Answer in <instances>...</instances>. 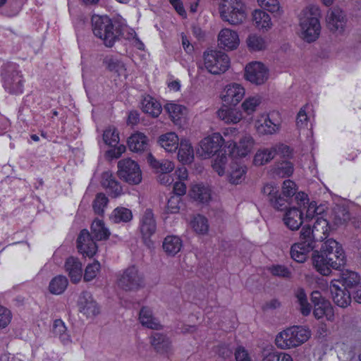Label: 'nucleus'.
Wrapping results in <instances>:
<instances>
[{
  "label": "nucleus",
  "mask_w": 361,
  "mask_h": 361,
  "mask_svg": "<svg viewBox=\"0 0 361 361\" xmlns=\"http://www.w3.org/2000/svg\"><path fill=\"white\" fill-rule=\"evenodd\" d=\"M315 270L323 276H329L332 269L341 270L346 263V257L342 245L330 238L324 242L319 250L312 255Z\"/></svg>",
  "instance_id": "1"
},
{
  "label": "nucleus",
  "mask_w": 361,
  "mask_h": 361,
  "mask_svg": "<svg viewBox=\"0 0 361 361\" xmlns=\"http://www.w3.org/2000/svg\"><path fill=\"white\" fill-rule=\"evenodd\" d=\"M91 233L87 230L80 231L77 238L78 252L85 257H92L97 252V245L94 239L103 240L109 238L110 232L102 220L95 219L91 225Z\"/></svg>",
  "instance_id": "2"
},
{
  "label": "nucleus",
  "mask_w": 361,
  "mask_h": 361,
  "mask_svg": "<svg viewBox=\"0 0 361 361\" xmlns=\"http://www.w3.org/2000/svg\"><path fill=\"white\" fill-rule=\"evenodd\" d=\"M297 185L290 179L285 180L280 193L279 188L274 183L264 185L262 193L267 198L272 207L279 211H283L289 207L293 197L296 196Z\"/></svg>",
  "instance_id": "3"
},
{
  "label": "nucleus",
  "mask_w": 361,
  "mask_h": 361,
  "mask_svg": "<svg viewBox=\"0 0 361 361\" xmlns=\"http://www.w3.org/2000/svg\"><path fill=\"white\" fill-rule=\"evenodd\" d=\"M93 34L103 40L107 47H112L123 35L122 26L114 23L112 19L106 16L94 14L91 18Z\"/></svg>",
  "instance_id": "4"
},
{
  "label": "nucleus",
  "mask_w": 361,
  "mask_h": 361,
  "mask_svg": "<svg viewBox=\"0 0 361 361\" xmlns=\"http://www.w3.org/2000/svg\"><path fill=\"white\" fill-rule=\"evenodd\" d=\"M3 87L11 94H21L24 91L25 79L18 63L11 61L4 63L0 73Z\"/></svg>",
  "instance_id": "5"
},
{
  "label": "nucleus",
  "mask_w": 361,
  "mask_h": 361,
  "mask_svg": "<svg viewBox=\"0 0 361 361\" xmlns=\"http://www.w3.org/2000/svg\"><path fill=\"white\" fill-rule=\"evenodd\" d=\"M319 16V9L313 6L303 9L300 15V26L302 37L309 43L314 42L320 35Z\"/></svg>",
  "instance_id": "6"
},
{
  "label": "nucleus",
  "mask_w": 361,
  "mask_h": 361,
  "mask_svg": "<svg viewBox=\"0 0 361 361\" xmlns=\"http://www.w3.org/2000/svg\"><path fill=\"white\" fill-rule=\"evenodd\" d=\"M309 329L302 326H293L281 331L275 338L276 346L281 349H289L300 346L310 337Z\"/></svg>",
  "instance_id": "7"
},
{
  "label": "nucleus",
  "mask_w": 361,
  "mask_h": 361,
  "mask_svg": "<svg viewBox=\"0 0 361 361\" xmlns=\"http://www.w3.org/2000/svg\"><path fill=\"white\" fill-rule=\"evenodd\" d=\"M219 11L223 20L231 25L240 24L246 17L245 6L240 0H224Z\"/></svg>",
  "instance_id": "8"
},
{
  "label": "nucleus",
  "mask_w": 361,
  "mask_h": 361,
  "mask_svg": "<svg viewBox=\"0 0 361 361\" xmlns=\"http://www.w3.org/2000/svg\"><path fill=\"white\" fill-rule=\"evenodd\" d=\"M203 58L206 69L213 75L225 73L230 66L228 56L221 51L207 50Z\"/></svg>",
  "instance_id": "9"
},
{
  "label": "nucleus",
  "mask_w": 361,
  "mask_h": 361,
  "mask_svg": "<svg viewBox=\"0 0 361 361\" xmlns=\"http://www.w3.org/2000/svg\"><path fill=\"white\" fill-rule=\"evenodd\" d=\"M117 284L119 288L126 291L135 290L144 286V276L133 265L118 275Z\"/></svg>",
  "instance_id": "10"
},
{
  "label": "nucleus",
  "mask_w": 361,
  "mask_h": 361,
  "mask_svg": "<svg viewBox=\"0 0 361 361\" xmlns=\"http://www.w3.org/2000/svg\"><path fill=\"white\" fill-rule=\"evenodd\" d=\"M119 177L131 185H137L142 181V171L139 164L131 159H123L118 163Z\"/></svg>",
  "instance_id": "11"
},
{
  "label": "nucleus",
  "mask_w": 361,
  "mask_h": 361,
  "mask_svg": "<svg viewBox=\"0 0 361 361\" xmlns=\"http://www.w3.org/2000/svg\"><path fill=\"white\" fill-rule=\"evenodd\" d=\"M313 305V314L317 319L326 318L328 321L334 319V311L331 302L322 296L319 290H314L310 295Z\"/></svg>",
  "instance_id": "12"
},
{
  "label": "nucleus",
  "mask_w": 361,
  "mask_h": 361,
  "mask_svg": "<svg viewBox=\"0 0 361 361\" xmlns=\"http://www.w3.org/2000/svg\"><path fill=\"white\" fill-rule=\"evenodd\" d=\"M244 87L237 83H231L226 86L221 94V99L225 106H228L227 110L219 109L216 113H231L233 107L235 106L245 95Z\"/></svg>",
  "instance_id": "13"
},
{
  "label": "nucleus",
  "mask_w": 361,
  "mask_h": 361,
  "mask_svg": "<svg viewBox=\"0 0 361 361\" xmlns=\"http://www.w3.org/2000/svg\"><path fill=\"white\" fill-rule=\"evenodd\" d=\"M224 144V139L221 133H212L201 140L200 143V155L207 159L224 152V147L225 146Z\"/></svg>",
  "instance_id": "14"
},
{
  "label": "nucleus",
  "mask_w": 361,
  "mask_h": 361,
  "mask_svg": "<svg viewBox=\"0 0 361 361\" xmlns=\"http://www.w3.org/2000/svg\"><path fill=\"white\" fill-rule=\"evenodd\" d=\"M254 144V139L250 135H245L240 140L238 143L234 141H228L225 147L228 150L229 157H245L251 152Z\"/></svg>",
  "instance_id": "15"
},
{
  "label": "nucleus",
  "mask_w": 361,
  "mask_h": 361,
  "mask_svg": "<svg viewBox=\"0 0 361 361\" xmlns=\"http://www.w3.org/2000/svg\"><path fill=\"white\" fill-rule=\"evenodd\" d=\"M245 79L252 83L260 85L268 78V70L263 63L253 61L248 63L245 68Z\"/></svg>",
  "instance_id": "16"
},
{
  "label": "nucleus",
  "mask_w": 361,
  "mask_h": 361,
  "mask_svg": "<svg viewBox=\"0 0 361 361\" xmlns=\"http://www.w3.org/2000/svg\"><path fill=\"white\" fill-rule=\"evenodd\" d=\"M78 307L80 312L87 317H91L99 313L98 304L94 300L91 293L87 291H83L79 296Z\"/></svg>",
  "instance_id": "17"
},
{
  "label": "nucleus",
  "mask_w": 361,
  "mask_h": 361,
  "mask_svg": "<svg viewBox=\"0 0 361 361\" xmlns=\"http://www.w3.org/2000/svg\"><path fill=\"white\" fill-rule=\"evenodd\" d=\"M330 291L334 302L341 307H346L351 302V294L349 290L342 288L338 281H331Z\"/></svg>",
  "instance_id": "18"
},
{
  "label": "nucleus",
  "mask_w": 361,
  "mask_h": 361,
  "mask_svg": "<svg viewBox=\"0 0 361 361\" xmlns=\"http://www.w3.org/2000/svg\"><path fill=\"white\" fill-rule=\"evenodd\" d=\"M295 200L299 209H301L302 206L304 207V209H306L305 220L307 222H311L316 219L317 216H320L317 212L318 209L317 203L315 202H309L308 196L305 192H298Z\"/></svg>",
  "instance_id": "19"
},
{
  "label": "nucleus",
  "mask_w": 361,
  "mask_h": 361,
  "mask_svg": "<svg viewBox=\"0 0 361 361\" xmlns=\"http://www.w3.org/2000/svg\"><path fill=\"white\" fill-rule=\"evenodd\" d=\"M150 343L155 351L167 357L171 354V341L166 335L160 333H153L150 338Z\"/></svg>",
  "instance_id": "20"
},
{
  "label": "nucleus",
  "mask_w": 361,
  "mask_h": 361,
  "mask_svg": "<svg viewBox=\"0 0 361 361\" xmlns=\"http://www.w3.org/2000/svg\"><path fill=\"white\" fill-rule=\"evenodd\" d=\"M140 232L145 240L149 238L156 231L157 225L151 209H147L140 220Z\"/></svg>",
  "instance_id": "21"
},
{
  "label": "nucleus",
  "mask_w": 361,
  "mask_h": 361,
  "mask_svg": "<svg viewBox=\"0 0 361 361\" xmlns=\"http://www.w3.org/2000/svg\"><path fill=\"white\" fill-rule=\"evenodd\" d=\"M283 217L286 226L292 231L298 230L303 222V211L298 207H288L286 209Z\"/></svg>",
  "instance_id": "22"
},
{
  "label": "nucleus",
  "mask_w": 361,
  "mask_h": 361,
  "mask_svg": "<svg viewBox=\"0 0 361 361\" xmlns=\"http://www.w3.org/2000/svg\"><path fill=\"white\" fill-rule=\"evenodd\" d=\"M101 184L111 197L116 198L122 193V187L113 174L109 171H104L102 174Z\"/></svg>",
  "instance_id": "23"
},
{
  "label": "nucleus",
  "mask_w": 361,
  "mask_h": 361,
  "mask_svg": "<svg viewBox=\"0 0 361 361\" xmlns=\"http://www.w3.org/2000/svg\"><path fill=\"white\" fill-rule=\"evenodd\" d=\"M218 41L220 46L227 50L236 49L240 42L238 33L228 28H224L220 31Z\"/></svg>",
  "instance_id": "24"
},
{
  "label": "nucleus",
  "mask_w": 361,
  "mask_h": 361,
  "mask_svg": "<svg viewBox=\"0 0 361 361\" xmlns=\"http://www.w3.org/2000/svg\"><path fill=\"white\" fill-rule=\"evenodd\" d=\"M65 270L73 283H78L82 276V266L80 261L74 257L66 259L64 264Z\"/></svg>",
  "instance_id": "25"
},
{
  "label": "nucleus",
  "mask_w": 361,
  "mask_h": 361,
  "mask_svg": "<svg viewBox=\"0 0 361 361\" xmlns=\"http://www.w3.org/2000/svg\"><path fill=\"white\" fill-rule=\"evenodd\" d=\"M314 246L310 243L298 242L290 247V257L296 262L304 263L311 251H314Z\"/></svg>",
  "instance_id": "26"
},
{
  "label": "nucleus",
  "mask_w": 361,
  "mask_h": 361,
  "mask_svg": "<svg viewBox=\"0 0 361 361\" xmlns=\"http://www.w3.org/2000/svg\"><path fill=\"white\" fill-rule=\"evenodd\" d=\"M127 143L130 150L134 152H145L149 148L148 137L140 132L132 134L128 137Z\"/></svg>",
  "instance_id": "27"
},
{
  "label": "nucleus",
  "mask_w": 361,
  "mask_h": 361,
  "mask_svg": "<svg viewBox=\"0 0 361 361\" xmlns=\"http://www.w3.org/2000/svg\"><path fill=\"white\" fill-rule=\"evenodd\" d=\"M345 23V18L343 11L339 8H334L328 16L327 26L331 32H342Z\"/></svg>",
  "instance_id": "28"
},
{
  "label": "nucleus",
  "mask_w": 361,
  "mask_h": 361,
  "mask_svg": "<svg viewBox=\"0 0 361 361\" xmlns=\"http://www.w3.org/2000/svg\"><path fill=\"white\" fill-rule=\"evenodd\" d=\"M189 194L192 199L203 204L209 202L212 197L211 189L202 183L192 185Z\"/></svg>",
  "instance_id": "29"
},
{
  "label": "nucleus",
  "mask_w": 361,
  "mask_h": 361,
  "mask_svg": "<svg viewBox=\"0 0 361 361\" xmlns=\"http://www.w3.org/2000/svg\"><path fill=\"white\" fill-rule=\"evenodd\" d=\"M178 159L183 164H189L194 159V149L188 140H181L178 145Z\"/></svg>",
  "instance_id": "30"
},
{
  "label": "nucleus",
  "mask_w": 361,
  "mask_h": 361,
  "mask_svg": "<svg viewBox=\"0 0 361 361\" xmlns=\"http://www.w3.org/2000/svg\"><path fill=\"white\" fill-rule=\"evenodd\" d=\"M158 142L166 152H173L178 149L179 138L173 132L166 133L159 137Z\"/></svg>",
  "instance_id": "31"
},
{
  "label": "nucleus",
  "mask_w": 361,
  "mask_h": 361,
  "mask_svg": "<svg viewBox=\"0 0 361 361\" xmlns=\"http://www.w3.org/2000/svg\"><path fill=\"white\" fill-rule=\"evenodd\" d=\"M162 247L168 255L174 256L180 251L183 242L176 235H168L164 238Z\"/></svg>",
  "instance_id": "32"
},
{
  "label": "nucleus",
  "mask_w": 361,
  "mask_h": 361,
  "mask_svg": "<svg viewBox=\"0 0 361 361\" xmlns=\"http://www.w3.org/2000/svg\"><path fill=\"white\" fill-rule=\"evenodd\" d=\"M140 104L142 113H162L160 102L149 94L143 96Z\"/></svg>",
  "instance_id": "33"
},
{
  "label": "nucleus",
  "mask_w": 361,
  "mask_h": 361,
  "mask_svg": "<svg viewBox=\"0 0 361 361\" xmlns=\"http://www.w3.org/2000/svg\"><path fill=\"white\" fill-rule=\"evenodd\" d=\"M252 20L256 27L259 30H267L272 25L270 16L262 10L257 9L254 11L252 13Z\"/></svg>",
  "instance_id": "34"
},
{
  "label": "nucleus",
  "mask_w": 361,
  "mask_h": 361,
  "mask_svg": "<svg viewBox=\"0 0 361 361\" xmlns=\"http://www.w3.org/2000/svg\"><path fill=\"white\" fill-rule=\"evenodd\" d=\"M53 334L59 337V340L64 345L71 342V336L67 331V327L64 322L61 319L54 321L52 327Z\"/></svg>",
  "instance_id": "35"
},
{
  "label": "nucleus",
  "mask_w": 361,
  "mask_h": 361,
  "mask_svg": "<svg viewBox=\"0 0 361 361\" xmlns=\"http://www.w3.org/2000/svg\"><path fill=\"white\" fill-rule=\"evenodd\" d=\"M139 320L142 326L151 329H159L161 325L153 317L152 311L147 307H142L140 311Z\"/></svg>",
  "instance_id": "36"
},
{
  "label": "nucleus",
  "mask_w": 361,
  "mask_h": 361,
  "mask_svg": "<svg viewBox=\"0 0 361 361\" xmlns=\"http://www.w3.org/2000/svg\"><path fill=\"white\" fill-rule=\"evenodd\" d=\"M332 281H338L339 285L346 289L349 290L359 285L360 276L355 271H346L343 273L341 278L338 280H333Z\"/></svg>",
  "instance_id": "37"
},
{
  "label": "nucleus",
  "mask_w": 361,
  "mask_h": 361,
  "mask_svg": "<svg viewBox=\"0 0 361 361\" xmlns=\"http://www.w3.org/2000/svg\"><path fill=\"white\" fill-rule=\"evenodd\" d=\"M271 171L273 174L281 178H288L293 173V164L289 161L276 162L272 166Z\"/></svg>",
  "instance_id": "38"
},
{
  "label": "nucleus",
  "mask_w": 361,
  "mask_h": 361,
  "mask_svg": "<svg viewBox=\"0 0 361 361\" xmlns=\"http://www.w3.org/2000/svg\"><path fill=\"white\" fill-rule=\"evenodd\" d=\"M68 285V279L63 275H58L54 277L49 284V290L51 294H62Z\"/></svg>",
  "instance_id": "39"
},
{
  "label": "nucleus",
  "mask_w": 361,
  "mask_h": 361,
  "mask_svg": "<svg viewBox=\"0 0 361 361\" xmlns=\"http://www.w3.org/2000/svg\"><path fill=\"white\" fill-rule=\"evenodd\" d=\"M275 157L273 147L259 149L255 153L253 164L255 166H263Z\"/></svg>",
  "instance_id": "40"
},
{
  "label": "nucleus",
  "mask_w": 361,
  "mask_h": 361,
  "mask_svg": "<svg viewBox=\"0 0 361 361\" xmlns=\"http://www.w3.org/2000/svg\"><path fill=\"white\" fill-rule=\"evenodd\" d=\"M295 296L300 305V312L303 316H308L312 311V305L307 300V294L303 288H298L295 292Z\"/></svg>",
  "instance_id": "41"
},
{
  "label": "nucleus",
  "mask_w": 361,
  "mask_h": 361,
  "mask_svg": "<svg viewBox=\"0 0 361 361\" xmlns=\"http://www.w3.org/2000/svg\"><path fill=\"white\" fill-rule=\"evenodd\" d=\"M313 225L312 226L314 233L317 237L320 238L326 237L329 233V222L322 216H317L316 219H313Z\"/></svg>",
  "instance_id": "42"
},
{
  "label": "nucleus",
  "mask_w": 361,
  "mask_h": 361,
  "mask_svg": "<svg viewBox=\"0 0 361 361\" xmlns=\"http://www.w3.org/2000/svg\"><path fill=\"white\" fill-rule=\"evenodd\" d=\"M264 116V114H262ZM268 117L264 118L262 123L257 126L259 133L263 135H272L279 130V123H275L269 118L270 114H266Z\"/></svg>",
  "instance_id": "43"
},
{
  "label": "nucleus",
  "mask_w": 361,
  "mask_h": 361,
  "mask_svg": "<svg viewBox=\"0 0 361 361\" xmlns=\"http://www.w3.org/2000/svg\"><path fill=\"white\" fill-rule=\"evenodd\" d=\"M228 150L224 147V152L216 154V157L212 164L213 169L219 175L223 176L225 173L226 164L227 163Z\"/></svg>",
  "instance_id": "44"
},
{
  "label": "nucleus",
  "mask_w": 361,
  "mask_h": 361,
  "mask_svg": "<svg viewBox=\"0 0 361 361\" xmlns=\"http://www.w3.org/2000/svg\"><path fill=\"white\" fill-rule=\"evenodd\" d=\"M191 226L192 229L200 234H204L208 231L209 225L206 217L202 215L197 214L191 221Z\"/></svg>",
  "instance_id": "45"
},
{
  "label": "nucleus",
  "mask_w": 361,
  "mask_h": 361,
  "mask_svg": "<svg viewBox=\"0 0 361 361\" xmlns=\"http://www.w3.org/2000/svg\"><path fill=\"white\" fill-rule=\"evenodd\" d=\"M133 219L130 209L125 207H117L113 212V220L115 223H127Z\"/></svg>",
  "instance_id": "46"
},
{
  "label": "nucleus",
  "mask_w": 361,
  "mask_h": 361,
  "mask_svg": "<svg viewBox=\"0 0 361 361\" xmlns=\"http://www.w3.org/2000/svg\"><path fill=\"white\" fill-rule=\"evenodd\" d=\"M109 202L108 197L102 192L97 193L93 201L92 207L94 213L102 216L104 213V209Z\"/></svg>",
  "instance_id": "47"
},
{
  "label": "nucleus",
  "mask_w": 361,
  "mask_h": 361,
  "mask_svg": "<svg viewBox=\"0 0 361 361\" xmlns=\"http://www.w3.org/2000/svg\"><path fill=\"white\" fill-rule=\"evenodd\" d=\"M248 48L252 51H261L265 49L266 42L263 37L257 35H251L247 39Z\"/></svg>",
  "instance_id": "48"
},
{
  "label": "nucleus",
  "mask_w": 361,
  "mask_h": 361,
  "mask_svg": "<svg viewBox=\"0 0 361 361\" xmlns=\"http://www.w3.org/2000/svg\"><path fill=\"white\" fill-rule=\"evenodd\" d=\"M262 103V97L259 95L249 97L242 103V108L245 113H253Z\"/></svg>",
  "instance_id": "49"
},
{
  "label": "nucleus",
  "mask_w": 361,
  "mask_h": 361,
  "mask_svg": "<svg viewBox=\"0 0 361 361\" xmlns=\"http://www.w3.org/2000/svg\"><path fill=\"white\" fill-rule=\"evenodd\" d=\"M317 238L316 233L310 224L305 225L300 231V241L310 243L311 245L314 247V238Z\"/></svg>",
  "instance_id": "50"
},
{
  "label": "nucleus",
  "mask_w": 361,
  "mask_h": 361,
  "mask_svg": "<svg viewBox=\"0 0 361 361\" xmlns=\"http://www.w3.org/2000/svg\"><path fill=\"white\" fill-rule=\"evenodd\" d=\"M100 269L101 265L97 260H94L92 264H89L85 269V273L83 276L84 281H92L99 272Z\"/></svg>",
  "instance_id": "51"
},
{
  "label": "nucleus",
  "mask_w": 361,
  "mask_h": 361,
  "mask_svg": "<svg viewBox=\"0 0 361 361\" xmlns=\"http://www.w3.org/2000/svg\"><path fill=\"white\" fill-rule=\"evenodd\" d=\"M262 361H293V358L288 353L274 351L264 355Z\"/></svg>",
  "instance_id": "52"
},
{
  "label": "nucleus",
  "mask_w": 361,
  "mask_h": 361,
  "mask_svg": "<svg viewBox=\"0 0 361 361\" xmlns=\"http://www.w3.org/2000/svg\"><path fill=\"white\" fill-rule=\"evenodd\" d=\"M104 142L109 146H115L119 142V135L117 130L114 128H108L103 133Z\"/></svg>",
  "instance_id": "53"
},
{
  "label": "nucleus",
  "mask_w": 361,
  "mask_h": 361,
  "mask_svg": "<svg viewBox=\"0 0 361 361\" xmlns=\"http://www.w3.org/2000/svg\"><path fill=\"white\" fill-rule=\"evenodd\" d=\"M269 272L275 276L283 278H290L291 272L290 269L284 265L274 264L268 268Z\"/></svg>",
  "instance_id": "54"
},
{
  "label": "nucleus",
  "mask_w": 361,
  "mask_h": 361,
  "mask_svg": "<svg viewBox=\"0 0 361 361\" xmlns=\"http://www.w3.org/2000/svg\"><path fill=\"white\" fill-rule=\"evenodd\" d=\"M275 157L279 154L283 158H290L293 156V149L288 145L279 143L272 146Z\"/></svg>",
  "instance_id": "55"
},
{
  "label": "nucleus",
  "mask_w": 361,
  "mask_h": 361,
  "mask_svg": "<svg viewBox=\"0 0 361 361\" xmlns=\"http://www.w3.org/2000/svg\"><path fill=\"white\" fill-rule=\"evenodd\" d=\"M181 198L178 196H171L167 202L166 208V213L177 214L180 210V204Z\"/></svg>",
  "instance_id": "56"
},
{
  "label": "nucleus",
  "mask_w": 361,
  "mask_h": 361,
  "mask_svg": "<svg viewBox=\"0 0 361 361\" xmlns=\"http://www.w3.org/2000/svg\"><path fill=\"white\" fill-rule=\"evenodd\" d=\"M12 319L11 312L0 305V329L6 327Z\"/></svg>",
  "instance_id": "57"
},
{
  "label": "nucleus",
  "mask_w": 361,
  "mask_h": 361,
  "mask_svg": "<svg viewBox=\"0 0 361 361\" xmlns=\"http://www.w3.org/2000/svg\"><path fill=\"white\" fill-rule=\"evenodd\" d=\"M103 63L109 71L117 72L118 71L121 61L113 56H106L103 60Z\"/></svg>",
  "instance_id": "58"
},
{
  "label": "nucleus",
  "mask_w": 361,
  "mask_h": 361,
  "mask_svg": "<svg viewBox=\"0 0 361 361\" xmlns=\"http://www.w3.org/2000/svg\"><path fill=\"white\" fill-rule=\"evenodd\" d=\"M259 6L269 12L274 13L279 8L278 0H257Z\"/></svg>",
  "instance_id": "59"
},
{
  "label": "nucleus",
  "mask_w": 361,
  "mask_h": 361,
  "mask_svg": "<svg viewBox=\"0 0 361 361\" xmlns=\"http://www.w3.org/2000/svg\"><path fill=\"white\" fill-rule=\"evenodd\" d=\"M245 169L242 167L238 168L234 171H233L229 176V181L232 184L237 185L241 182V180L244 175L245 174Z\"/></svg>",
  "instance_id": "60"
},
{
  "label": "nucleus",
  "mask_w": 361,
  "mask_h": 361,
  "mask_svg": "<svg viewBox=\"0 0 361 361\" xmlns=\"http://www.w3.org/2000/svg\"><path fill=\"white\" fill-rule=\"evenodd\" d=\"M234 355L236 361H252L248 351L243 346L237 347Z\"/></svg>",
  "instance_id": "61"
},
{
  "label": "nucleus",
  "mask_w": 361,
  "mask_h": 361,
  "mask_svg": "<svg viewBox=\"0 0 361 361\" xmlns=\"http://www.w3.org/2000/svg\"><path fill=\"white\" fill-rule=\"evenodd\" d=\"M165 113H183L185 109V106L178 104L175 102H168L164 106Z\"/></svg>",
  "instance_id": "62"
},
{
  "label": "nucleus",
  "mask_w": 361,
  "mask_h": 361,
  "mask_svg": "<svg viewBox=\"0 0 361 361\" xmlns=\"http://www.w3.org/2000/svg\"><path fill=\"white\" fill-rule=\"evenodd\" d=\"M186 185L180 180L174 182L173 192L174 195L181 197L186 192Z\"/></svg>",
  "instance_id": "63"
},
{
  "label": "nucleus",
  "mask_w": 361,
  "mask_h": 361,
  "mask_svg": "<svg viewBox=\"0 0 361 361\" xmlns=\"http://www.w3.org/2000/svg\"><path fill=\"white\" fill-rule=\"evenodd\" d=\"M169 3L180 16L183 18L187 17V13L181 0H169Z\"/></svg>",
  "instance_id": "64"
}]
</instances>
